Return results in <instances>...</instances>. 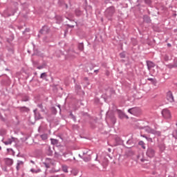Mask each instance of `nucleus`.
Wrapping results in <instances>:
<instances>
[{
    "label": "nucleus",
    "instance_id": "obj_48",
    "mask_svg": "<svg viewBox=\"0 0 177 177\" xmlns=\"http://www.w3.org/2000/svg\"><path fill=\"white\" fill-rule=\"evenodd\" d=\"M68 27H71V28H73L74 27V25H68Z\"/></svg>",
    "mask_w": 177,
    "mask_h": 177
},
{
    "label": "nucleus",
    "instance_id": "obj_5",
    "mask_svg": "<svg viewBox=\"0 0 177 177\" xmlns=\"http://www.w3.org/2000/svg\"><path fill=\"white\" fill-rule=\"evenodd\" d=\"M161 113L164 118H171V112L167 109H163Z\"/></svg>",
    "mask_w": 177,
    "mask_h": 177
},
{
    "label": "nucleus",
    "instance_id": "obj_32",
    "mask_svg": "<svg viewBox=\"0 0 177 177\" xmlns=\"http://www.w3.org/2000/svg\"><path fill=\"white\" fill-rule=\"evenodd\" d=\"M46 73H43L40 75V78H41L42 80H44V78H46Z\"/></svg>",
    "mask_w": 177,
    "mask_h": 177
},
{
    "label": "nucleus",
    "instance_id": "obj_17",
    "mask_svg": "<svg viewBox=\"0 0 177 177\" xmlns=\"http://www.w3.org/2000/svg\"><path fill=\"white\" fill-rule=\"evenodd\" d=\"M143 20L145 23H151V19H150V17L147 15H144L143 17Z\"/></svg>",
    "mask_w": 177,
    "mask_h": 177
},
{
    "label": "nucleus",
    "instance_id": "obj_53",
    "mask_svg": "<svg viewBox=\"0 0 177 177\" xmlns=\"http://www.w3.org/2000/svg\"><path fill=\"white\" fill-rule=\"evenodd\" d=\"M69 17H70L71 19H73V16H72V15H70Z\"/></svg>",
    "mask_w": 177,
    "mask_h": 177
},
{
    "label": "nucleus",
    "instance_id": "obj_36",
    "mask_svg": "<svg viewBox=\"0 0 177 177\" xmlns=\"http://www.w3.org/2000/svg\"><path fill=\"white\" fill-rule=\"evenodd\" d=\"M7 151L8 153H15V151H13V149L12 148H8Z\"/></svg>",
    "mask_w": 177,
    "mask_h": 177
},
{
    "label": "nucleus",
    "instance_id": "obj_47",
    "mask_svg": "<svg viewBox=\"0 0 177 177\" xmlns=\"http://www.w3.org/2000/svg\"><path fill=\"white\" fill-rule=\"evenodd\" d=\"M167 46H168V48H171L172 46V45L169 43V44H167Z\"/></svg>",
    "mask_w": 177,
    "mask_h": 177
},
{
    "label": "nucleus",
    "instance_id": "obj_11",
    "mask_svg": "<svg viewBox=\"0 0 177 177\" xmlns=\"http://www.w3.org/2000/svg\"><path fill=\"white\" fill-rule=\"evenodd\" d=\"M41 34H48L49 32V28L47 26H44L40 30Z\"/></svg>",
    "mask_w": 177,
    "mask_h": 177
},
{
    "label": "nucleus",
    "instance_id": "obj_56",
    "mask_svg": "<svg viewBox=\"0 0 177 177\" xmlns=\"http://www.w3.org/2000/svg\"><path fill=\"white\" fill-rule=\"evenodd\" d=\"M88 8H89L90 9H92V7H91V6H88Z\"/></svg>",
    "mask_w": 177,
    "mask_h": 177
},
{
    "label": "nucleus",
    "instance_id": "obj_60",
    "mask_svg": "<svg viewBox=\"0 0 177 177\" xmlns=\"http://www.w3.org/2000/svg\"><path fill=\"white\" fill-rule=\"evenodd\" d=\"M66 8H67V5H66Z\"/></svg>",
    "mask_w": 177,
    "mask_h": 177
},
{
    "label": "nucleus",
    "instance_id": "obj_21",
    "mask_svg": "<svg viewBox=\"0 0 177 177\" xmlns=\"http://www.w3.org/2000/svg\"><path fill=\"white\" fill-rule=\"evenodd\" d=\"M28 100H30V97H28V95H24L22 97L21 102H28Z\"/></svg>",
    "mask_w": 177,
    "mask_h": 177
},
{
    "label": "nucleus",
    "instance_id": "obj_43",
    "mask_svg": "<svg viewBox=\"0 0 177 177\" xmlns=\"http://www.w3.org/2000/svg\"><path fill=\"white\" fill-rule=\"evenodd\" d=\"M0 119L1 120V121L5 122L6 120L4 119L3 116H2L1 115H0Z\"/></svg>",
    "mask_w": 177,
    "mask_h": 177
},
{
    "label": "nucleus",
    "instance_id": "obj_45",
    "mask_svg": "<svg viewBox=\"0 0 177 177\" xmlns=\"http://www.w3.org/2000/svg\"><path fill=\"white\" fill-rule=\"evenodd\" d=\"M20 166L19 165H17V167H16V169L17 171H19V169H20Z\"/></svg>",
    "mask_w": 177,
    "mask_h": 177
},
{
    "label": "nucleus",
    "instance_id": "obj_49",
    "mask_svg": "<svg viewBox=\"0 0 177 177\" xmlns=\"http://www.w3.org/2000/svg\"><path fill=\"white\" fill-rule=\"evenodd\" d=\"M79 157H80V158H84V156H81V154H79Z\"/></svg>",
    "mask_w": 177,
    "mask_h": 177
},
{
    "label": "nucleus",
    "instance_id": "obj_51",
    "mask_svg": "<svg viewBox=\"0 0 177 177\" xmlns=\"http://www.w3.org/2000/svg\"><path fill=\"white\" fill-rule=\"evenodd\" d=\"M30 162H31L32 164H35V162H34V160H30Z\"/></svg>",
    "mask_w": 177,
    "mask_h": 177
},
{
    "label": "nucleus",
    "instance_id": "obj_22",
    "mask_svg": "<svg viewBox=\"0 0 177 177\" xmlns=\"http://www.w3.org/2000/svg\"><path fill=\"white\" fill-rule=\"evenodd\" d=\"M40 138L42 140H46L48 139V134L47 133H44L40 135Z\"/></svg>",
    "mask_w": 177,
    "mask_h": 177
},
{
    "label": "nucleus",
    "instance_id": "obj_18",
    "mask_svg": "<svg viewBox=\"0 0 177 177\" xmlns=\"http://www.w3.org/2000/svg\"><path fill=\"white\" fill-rule=\"evenodd\" d=\"M83 156H92V152L89 149H84L83 151Z\"/></svg>",
    "mask_w": 177,
    "mask_h": 177
},
{
    "label": "nucleus",
    "instance_id": "obj_52",
    "mask_svg": "<svg viewBox=\"0 0 177 177\" xmlns=\"http://www.w3.org/2000/svg\"><path fill=\"white\" fill-rule=\"evenodd\" d=\"M94 73H99V70H95Z\"/></svg>",
    "mask_w": 177,
    "mask_h": 177
},
{
    "label": "nucleus",
    "instance_id": "obj_13",
    "mask_svg": "<svg viewBox=\"0 0 177 177\" xmlns=\"http://www.w3.org/2000/svg\"><path fill=\"white\" fill-rule=\"evenodd\" d=\"M147 66L148 70H151V68H153V67L156 66V64H154L153 63V62L147 61Z\"/></svg>",
    "mask_w": 177,
    "mask_h": 177
},
{
    "label": "nucleus",
    "instance_id": "obj_14",
    "mask_svg": "<svg viewBox=\"0 0 177 177\" xmlns=\"http://www.w3.org/2000/svg\"><path fill=\"white\" fill-rule=\"evenodd\" d=\"M34 114H35V120H41L42 118V117L41 116V114L37 111V109H35L34 111Z\"/></svg>",
    "mask_w": 177,
    "mask_h": 177
},
{
    "label": "nucleus",
    "instance_id": "obj_46",
    "mask_svg": "<svg viewBox=\"0 0 177 177\" xmlns=\"http://www.w3.org/2000/svg\"><path fill=\"white\" fill-rule=\"evenodd\" d=\"M95 161H98V162H100V163L101 162L100 160H97V154L96 155V158L95 159Z\"/></svg>",
    "mask_w": 177,
    "mask_h": 177
},
{
    "label": "nucleus",
    "instance_id": "obj_29",
    "mask_svg": "<svg viewBox=\"0 0 177 177\" xmlns=\"http://www.w3.org/2000/svg\"><path fill=\"white\" fill-rule=\"evenodd\" d=\"M145 3H146V5H151V0H145Z\"/></svg>",
    "mask_w": 177,
    "mask_h": 177
},
{
    "label": "nucleus",
    "instance_id": "obj_33",
    "mask_svg": "<svg viewBox=\"0 0 177 177\" xmlns=\"http://www.w3.org/2000/svg\"><path fill=\"white\" fill-rule=\"evenodd\" d=\"M70 115L73 119V121L75 122L77 121V119L75 118V116L73 114V113H71Z\"/></svg>",
    "mask_w": 177,
    "mask_h": 177
},
{
    "label": "nucleus",
    "instance_id": "obj_42",
    "mask_svg": "<svg viewBox=\"0 0 177 177\" xmlns=\"http://www.w3.org/2000/svg\"><path fill=\"white\" fill-rule=\"evenodd\" d=\"M160 150L162 151V150H165V147H164V145H162L160 146Z\"/></svg>",
    "mask_w": 177,
    "mask_h": 177
},
{
    "label": "nucleus",
    "instance_id": "obj_44",
    "mask_svg": "<svg viewBox=\"0 0 177 177\" xmlns=\"http://www.w3.org/2000/svg\"><path fill=\"white\" fill-rule=\"evenodd\" d=\"M0 119L1 120V121L5 122L6 120L4 119L3 116H2L1 115H0Z\"/></svg>",
    "mask_w": 177,
    "mask_h": 177
},
{
    "label": "nucleus",
    "instance_id": "obj_16",
    "mask_svg": "<svg viewBox=\"0 0 177 177\" xmlns=\"http://www.w3.org/2000/svg\"><path fill=\"white\" fill-rule=\"evenodd\" d=\"M82 160L85 162H88V161H91V160H92V157L91 156H83Z\"/></svg>",
    "mask_w": 177,
    "mask_h": 177
},
{
    "label": "nucleus",
    "instance_id": "obj_25",
    "mask_svg": "<svg viewBox=\"0 0 177 177\" xmlns=\"http://www.w3.org/2000/svg\"><path fill=\"white\" fill-rule=\"evenodd\" d=\"M79 50H84V43H80L78 44Z\"/></svg>",
    "mask_w": 177,
    "mask_h": 177
},
{
    "label": "nucleus",
    "instance_id": "obj_19",
    "mask_svg": "<svg viewBox=\"0 0 177 177\" xmlns=\"http://www.w3.org/2000/svg\"><path fill=\"white\" fill-rule=\"evenodd\" d=\"M20 111H25L26 113H28V111H30V109L26 106H20L19 107Z\"/></svg>",
    "mask_w": 177,
    "mask_h": 177
},
{
    "label": "nucleus",
    "instance_id": "obj_55",
    "mask_svg": "<svg viewBox=\"0 0 177 177\" xmlns=\"http://www.w3.org/2000/svg\"><path fill=\"white\" fill-rule=\"evenodd\" d=\"M66 19H68V20H71L70 18H68V17H66Z\"/></svg>",
    "mask_w": 177,
    "mask_h": 177
},
{
    "label": "nucleus",
    "instance_id": "obj_6",
    "mask_svg": "<svg viewBox=\"0 0 177 177\" xmlns=\"http://www.w3.org/2000/svg\"><path fill=\"white\" fill-rule=\"evenodd\" d=\"M167 99L169 102H170L171 103H172L173 102H174V95H172V92L171 91H168L167 93Z\"/></svg>",
    "mask_w": 177,
    "mask_h": 177
},
{
    "label": "nucleus",
    "instance_id": "obj_34",
    "mask_svg": "<svg viewBox=\"0 0 177 177\" xmlns=\"http://www.w3.org/2000/svg\"><path fill=\"white\" fill-rule=\"evenodd\" d=\"M173 138H175L176 139H177V130H175L174 132H173Z\"/></svg>",
    "mask_w": 177,
    "mask_h": 177
},
{
    "label": "nucleus",
    "instance_id": "obj_59",
    "mask_svg": "<svg viewBox=\"0 0 177 177\" xmlns=\"http://www.w3.org/2000/svg\"><path fill=\"white\" fill-rule=\"evenodd\" d=\"M73 160H75V158H73Z\"/></svg>",
    "mask_w": 177,
    "mask_h": 177
},
{
    "label": "nucleus",
    "instance_id": "obj_54",
    "mask_svg": "<svg viewBox=\"0 0 177 177\" xmlns=\"http://www.w3.org/2000/svg\"><path fill=\"white\" fill-rule=\"evenodd\" d=\"M57 107H58L59 109L60 110V105H58Z\"/></svg>",
    "mask_w": 177,
    "mask_h": 177
},
{
    "label": "nucleus",
    "instance_id": "obj_35",
    "mask_svg": "<svg viewBox=\"0 0 177 177\" xmlns=\"http://www.w3.org/2000/svg\"><path fill=\"white\" fill-rule=\"evenodd\" d=\"M75 89H76V91H81V86L77 84L75 86Z\"/></svg>",
    "mask_w": 177,
    "mask_h": 177
},
{
    "label": "nucleus",
    "instance_id": "obj_27",
    "mask_svg": "<svg viewBox=\"0 0 177 177\" xmlns=\"http://www.w3.org/2000/svg\"><path fill=\"white\" fill-rule=\"evenodd\" d=\"M148 81H151L152 82V84H157V80H156V79H153V78H148L147 79Z\"/></svg>",
    "mask_w": 177,
    "mask_h": 177
},
{
    "label": "nucleus",
    "instance_id": "obj_10",
    "mask_svg": "<svg viewBox=\"0 0 177 177\" xmlns=\"http://www.w3.org/2000/svg\"><path fill=\"white\" fill-rule=\"evenodd\" d=\"M169 68H177V58L174 59L173 64H169L167 65Z\"/></svg>",
    "mask_w": 177,
    "mask_h": 177
},
{
    "label": "nucleus",
    "instance_id": "obj_12",
    "mask_svg": "<svg viewBox=\"0 0 177 177\" xmlns=\"http://www.w3.org/2000/svg\"><path fill=\"white\" fill-rule=\"evenodd\" d=\"M127 149H131V147H133V146L135 145V143H133V140L132 139H129L127 141Z\"/></svg>",
    "mask_w": 177,
    "mask_h": 177
},
{
    "label": "nucleus",
    "instance_id": "obj_39",
    "mask_svg": "<svg viewBox=\"0 0 177 177\" xmlns=\"http://www.w3.org/2000/svg\"><path fill=\"white\" fill-rule=\"evenodd\" d=\"M23 164H24V162H23V161H21V160H18L17 161V165H23Z\"/></svg>",
    "mask_w": 177,
    "mask_h": 177
},
{
    "label": "nucleus",
    "instance_id": "obj_15",
    "mask_svg": "<svg viewBox=\"0 0 177 177\" xmlns=\"http://www.w3.org/2000/svg\"><path fill=\"white\" fill-rule=\"evenodd\" d=\"M6 164L8 167H10V166L13 165V159L6 158Z\"/></svg>",
    "mask_w": 177,
    "mask_h": 177
},
{
    "label": "nucleus",
    "instance_id": "obj_30",
    "mask_svg": "<svg viewBox=\"0 0 177 177\" xmlns=\"http://www.w3.org/2000/svg\"><path fill=\"white\" fill-rule=\"evenodd\" d=\"M138 159L140 160V161H141V162H145V161H146V160L145 158H140V155H139L138 156Z\"/></svg>",
    "mask_w": 177,
    "mask_h": 177
},
{
    "label": "nucleus",
    "instance_id": "obj_23",
    "mask_svg": "<svg viewBox=\"0 0 177 177\" xmlns=\"http://www.w3.org/2000/svg\"><path fill=\"white\" fill-rule=\"evenodd\" d=\"M30 172H32V174H39V172H41V169H31Z\"/></svg>",
    "mask_w": 177,
    "mask_h": 177
},
{
    "label": "nucleus",
    "instance_id": "obj_40",
    "mask_svg": "<svg viewBox=\"0 0 177 177\" xmlns=\"http://www.w3.org/2000/svg\"><path fill=\"white\" fill-rule=\"evenodd\" d=\"M145 139L148 141V142H151L153 140L151 139V138H149L147 136L145 137Z\"/></svg>",
    "mask_w": 177,
    "mask_h": 177
},
{
    "label": "nucleus",
    "instance_id": "obj_4",
    "mask_svg": "<svg viewBox=\"0 0 177 177\" xmlns=\"http://www.w3.org/2000/svg\"><path fill=\"white\" fill-rule=\"evenodd\" d=\"M16 140H17V138H15V137H11V138H8L7 140L4 141L3 140H2V142L4 145H6V146H8L9 145H12V143H13V142H16Z\"/></svg>",
    "mask_w": 177,
    "mask_h": 177
},
{
    "label": "nucleus",
    "instance_id": "obj_58",
    "mask_svg": "<svg viewBox=\"0 0 177 177\" xmlns=\"http://www.w3.org/2000/svg\"><path fill=\"white\" fill-rule=\"evenodd\" d=\"M1 149H2V147H0V150H1Z\"/></svg>",
    "mask_w": 177,
    "mask_h": 177
},
{
    "label": "nucleus",
    "instance_id": "obj_50",
    "mask_svg": "<svg viewBox=\"0 0 177 177\" xmlns=\"http://www.w3.org/2000/svg\"><path fill=\"white\" fill-rule=\"evenodd\" d=\"M141 137L146 138V136L145 135H141Z\"/></svg>",
    "mask_w": 177,
    "mask_h": 177
},
{
    "label": "nucleus",
    "instance_id": "obj_2",
    "mask_svg": "<svg viewBox=\"0 0 177 177\" xmlns=\"http://www.w3.org/2000/svg\"><path fill=\"white\" fill-rule=\"evenodd\" d=\"M143 129L145 131V132H147V133H151L152 135H156V136H161L160 131H157L151 129L149 126L144 127Z\"/></svg>",
    "mask_w": 177,
    "mask_h": 177
},
{
    "label": "nucleus",
    "instance_id": "obj_26",
    "mask_svg": "<svg viewBox=\"0 0 177 177\" xmlns=\"http://www.w3.org/2000/svg\"><path fill=\"white\" fill-rule=\"evenodd\" d=\"M139 146L142 147V149H146V146H145V142L143 141H140L138 142Z\"/></svg>",
    "mask_w": 177,
    "mask_h": 177
},
{
    "label": "nucleus",
    "instance_id": "obj_41",
    "mask_svg": "<svg viewBox=\"0 0 177 177\" xmlns=\"http://www.w3.org/2000/svg\"><path fill=\"white\" fill-rule=\"evenodd\" d=\"M136 2L137 3V6H139V5H140V2H142V0H136Z\"/></svg>",
    "mask_w": 177,
    "mask_h": 177
},
{
    "label": "nucleus",
    "instance_id": "obj_57",
    "mask_svg": "<svg viewBox=\"0 0 177 177\" xmlns=\"http://www.w3.org/2000/svg\"><path fill=\"white\" fill-rule=\"evenodd\" d=\"M6 71H9V69H8V68H6Z\"/></svg>",
    "mask_w": 177,
    "mask_h": 177
},
{
    "label": "nucleus",
    "instance_id": "obj_7",
    "mask_svg": "<svg viewBox=\"0 0 177 177\" xmlns=\"http://www.w3.org/2000/svg\"><path fill=\"white\" fill-rule=\"evenodd\" d=\"M139 111V109L138 108H131L128 110V113L132 114L133 115H136Z\"/></svg>",
    "mask_w": 177,
    "mask_h": 177
},
{
    "label": "nucleus",
    "instance_id": "obj_31",
    "mask_svg": "<svg viewBox=\"0 0 177 177\" xmlns=\"http://www.w3.org/2000/svg\"><path fill=\"white\" fill-rule=\"evenodd\" d=\"M38 70H42V68H45V64H42L37 67Z\"/></svg>",
    "mask_w": 177,
    "mask_h": 177
},
{
    "label": "nucleus",
    "instance_id": "obj_1",
    "mask_svg": "<svg viewBox=\"0 0 177 177\" xmlns=\"http://www.w3.org/2000/svg\"><path fill=\"white\" fill-rule=\"evenodd\" d=\"M115 13V8L114 6L109 7L106 9L104 12V16L108 19V20H113V16H114Z\"/></svg>",
    "mask_w": 177,
    "mask_h": 177
},
{
    "label": "nucleus",
    "instance_id": "obj_28",
    "mask_svg": "<svg viewBox=\"0 0 177 177\" xmlns=\"http://www.w3.org/2000/svg\"><path fill=\"white\" fill-rule=\"evenodd\" d=\"M164 60H165V62L169 61V60H170L169 56L168 55H165L164 56Z\"/></svg>",
    "mask_w": 177,
    "mask_h": 177
},
{
    "label": "nucleus",
    "instance_id": "obj_37",
    "mask_svg": "<svg viewBox=\"0 0 177 177\" xmlns=\"http://www.w3.org/2000/svg\"><path fill=\"white\" fill-rule=\"evenodd\" d=\"M62 169L64 172H68V170L67 169V167L66 166L62 167Z\"/></svg>",
    "mask_w": 177,
    "mask_h": 177
},
{
    "label": "nucleus",
    "instance_id": "obj_24",
    "mask_svg": "<svg viewBox=\"0 0 177 177\" xmlns=\"http://www.w3.org/2000/svg\"><path fill=\"white\" fill-rule=\"evenodd\" d=\"M37 107L41 109V111H42V113H45V109L44 108V106H42V104H37Z\"/></svg>",
    "mask_w": 177,
    "mask_h": 177
},
{
    "label": "nucleus",
    "instance_id": "obj_8",
    "mask_svg": "<svg viewBox=\"0 0 177 177\" xmlns=\"http://www.w3.org/2000/svg\"><path fill=\"white\" fill-rule=\"evenodd\" d=\"M50 162H52V159L46 158V161L44 162L43 164L45 165L46 168H50Z\"/></svg>",
    "mask_w": 177,
    "mask_h": 177
},
{
    "label": "nucleus",
    "instance_id": "obj_20",
    "mask_svg": "<svg viewBox=\"0 0 177 177\" xmlns=\"http://www.w3.org/2000/svg\"><path fill=\"white\" fill-rule=\"evenodd\" d=\"M76 16H81L82 15V11L80 8H77L75 11Z\"/></svg>",
    "mask_w": 177,
    "mask_h": 177
},
{
    "label": "nucleus",
    "instance_id": "obj_9",
    "mask_svg": "<svg viewBox=\"0 0 177 177\" xmlns=\"http://www.w3.org/2000/svg\"><path fill=\"white\" fill-rule=\"evenodd\" d=\"M101 162H102V167H104V168H106V167L109 165V159L104 157L102 158Z\"/></svg>",
    "mask_w": 177,
    "mask_h": 177
},
{
    "label": "nucleus",
    "instance_id": "obj_38",
    "mask_svg": "<svg viewBox=\"0 0 177 177\" xmlns=\"http://www.w3.org/2000/svg\"><path fill=\"white\" fill-rule=\"evenodd\" d=\"M120 57H121L122 59H124V57H125V53H120Z\"/></svg>",
    "mask_w": 177,
    "mask_h": 177
},
{
    "label": "nucleus",
    "instance_id": "obj_3",
    "mask_svg": "<svg viewBox=\"0 0 177 177\" xmlns=\"http://www.w3.org/2000/svg\"><path fill=\"white\" fill-rule=\"evenodd\" d=\"M146 154L149 158H153L156 156V151L153 148L149 147L147 149Z\"/></svg>",
    "mask_w": 177,
    "mask_h": 177
}]
</instances>
